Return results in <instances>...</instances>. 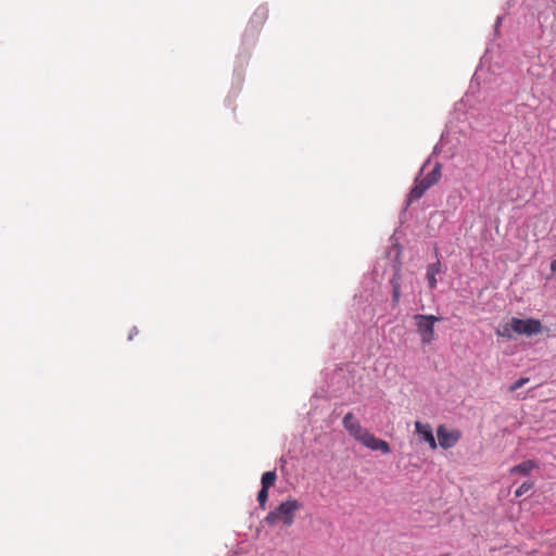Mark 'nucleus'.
Instances as JSON below:
<instances>
[{"instance_id": "nucleus-13", "label": "nucleus", "mask_w": 556, "mask_h": 556, "mask_svg": "<svg viewBox=\"0 0 556 556\" xmlns=\"http://www.w3.org/2000/svg\"><path fill=\"white\" fill-rule=\"evenodd\" d=\"M266 17H267V10H266V9H264V8H258V9L254 12V14H253V16H252V18H251V23H252V24H256V25H261V24H263V23H264V21L266 20Z\"/></svg>"}, {"instance_id": "nucleus-8", "label": "nucleus", "mask_w": 556, "mask_h": 556, "mask_svg": "<svg viewBox=\"0 0 556 556\" xmlns=\"http://www.w3.org/2000/svg\"><path fill=\"white\" fill-rule=\"evenodd\" d=\"M538 468V464L534 460H525L521 464L513 466L509 471L513 475L529 476L533 469Z\"/></svg>"}, {"instance_id": "nucleus-18", "label": "nucleus", "mask_w": 556, "mask_h": 556, "mask_svg": "<svg viewBox=\"0 0 556 556\" xmlns=\"http://www.w3.org/2000/svg\"><path fill=\"white\" fill-rule=\"evenodd\" d=\"M551 270H552V273H556V260H554V261L551 263Z\"/></svg>"}, {"instance_id": "nucleus-9", "label": "nucleus", "mask_w": 556, "mask_h": 556, "mask_svg": "<svg viewBox=\"0 0 556 556\" xmlns=\"http://www.w3.org/2000/svg\"><path fill=\"white\" fill-rule=\"evenodd\" d=\"M401 274L399 270L395 271L392 279L390 280L392 287V306L396 307L401 300Z\"/></svg>"}, {"instance_id": "nucleus-7", "label": "nucleus", "mask_w": 556, "mask_h": 556, "mask_svg": "<svg viewBox=\"0 0 556 556\" xmlns=\"http://www.w3.org/2000/svg\"><path fill=\"white\" fill-rule=\"evenodd\" d=\"M415 431L418 435H420L422 441L429 444L431 450H435L438 447L432 427L429 424H424L419 420L415 421Z\"/></svg>"}, {"instance_id": "nucleus-5", "label": "nucleus", "mask_w": 556, "mask_h": 556, "mask_svg": "<svg viewBox=\"0 0 556 556\" xmlns=\"http://www.w3.org/2000/svg\"><path fill=\"white\" fill-rule=\"evenodd\" d=\"M514 325L513 330L516 331V334H525V336H533L542 330V324L539 319L534 318H526L520 319L517 317H513Z\"/></svg>"}, {"instance_id": "nucleus-14", "label": "nucleus", "mask_w": 556, "mask_h": 556, "mask_svg": "<svg viewBox=\"0 0 556 556\" xmlns=\"http://www.w3.org/2000/svg\"><path fill=\"white\" fill-rule=\"evenodd\" d=\"M534 483L532 481H525L516 491L515 496L520 497L530 491L533 488Z\"/></svg>"}, {"instance_id": "nucleus-2", "label": "nucleus", "mask_w": 556, "mask_h": 556, "mask_svg": "<svg viewBox=\"0 0 556 556\" xmlns=\"http://www.w3.org/2000/svg\"><path fill=\"white\" fill-rule=\"evenodd\" d=\"M301 509V504L294 498H289L282 502L276 509L269 511L265 517V522L268 526H276L282 523L285 527H290L294 522L295 513Z\"/></svg>"}, {"instance_id": "nucleus-12", "label": "nucleus", "mask_w": 556, "mask_h": 556, "mask_svg": "<svg viewBox=\"0 0 556 556\" xmlns=\"http://www.w3.org/2000/svg\"><path fill=\"white\" fill-rule=\"evenodd\" d=\"M276 479H277L276 471H274V470L273 471H266L262 476V488L263 489H269L270 486H273L275 484Z\"/></svg>"}, {"instance_id": "nucleus-4", "label": "nucleus", "mask_w": 556, "mask_h": 556, "mask_svg": "<svg viewBox=\"0 0 556 556\" xmlns=\"http://www.w3.org/2000/svg\"><path fill=\"white\" fill-rule=\"evenodd\" d=\"M416 321L417 332L420 336L424 344H429L434 340V324L439 321V318L434 315H421L417 314L414 316Z\"/></svg>"}, {"instance_id": "nucleus-11", "label": "nucleus", "mask_w": 556, "mask_h": 556, "mask_svg": "<svg viewBox=\"0 0 556 556\" xmlns=\"http://www.w3.org/2000/svg\"><path fill=\"white\" fill-rule=\"evenodd\" d=\"M441 273V262L438 260L435 263L428 265L427 267V279L430 289H434L437 287V278L435 276Z\"/></svg>"}, {"instance_id": "nucleus-1", "label": "nucleus", "mask_w": 556, "mask_h": 556, "mask_svg": "<svg viewBox=\"0 0 556 556\" xmlns=\"http://www.w3.org/2000/svg\"><path fill=\"white\" fill-rule=\"evenodd\" d=\"M344 429L356 441L371 451H380L382 454L391 452L387 441L375 437L369 430L364 428L353 413H348L342 420Z\"/></svg>"}, {"instance_id": "nucleus-6", "label": "nucleus", "mask_w": 556, "mask_h": 556, "mask_svg": "<svg viewBox=\"0 0 556 556\" xmlns=\"http://www.w3.org/2000/svg\"><path fill=\"white\" fill-rule=\"evenodd\" d=\"M438 444L444 448H451L457 444L462 438V432L457 429H448L444 425L437 428Z\"/></svg>"}, {"instance_id": "nucleus-15", "label": "nucleus", "mask_w": 556, "mask_h": 556, "mask_svg": "<svg viewBox=\"0 0 556 556\" xmlns=\"http://www.w3.org/2000/svg\"><path fill=\"white\" fill-rule=\"evenodd\" d=\"M268 500V489H261L257 494V501L260 503L261 508H265L266 502Z\"/></svg>"}, {"instance_id": "nucleus-10", "label": "nucleus", "mask_w": 556, "mask_h": 556, "mask_svg": "<svg viewBox=\"0 0 556 556\" xmlns=\"http://www.w3.org/2000/svg\"><path fill=\"white\" fill-rule=\"evenodd\" d=\"M514 319L513 317L498 325V327L495 330V333L497 337L506 338V339H513L514 334H516V331L513 330Z\"/></svg>"}, {"instance_id": "nucleus-17", "label": "nucleus", "mask_w": 556, "mask_h": 556, "mask_svg": "<svg viewBox=\"0 0 556 556\" xmlns=\"http://www.w3.org/2000/svg\"><path fill=\"white\" fill-rule=\"evenodd\" d=\"M139 333L138 329L136 327H134L131 330H130V333H129V337L128 339L129 340H132L134 336H137Z\"/></svg>"}, {"instance_id": "nucleus-16", "label": "nucleus", "mask_w": 556, "mask_h": 556, "mask_svg": "<svg viewBox=\"0 0 556 556\" xmlns=\"http://www.w3.org/2000/svg\"><path fill=\"white\" fill-rule=\"evenodd\" d=\"M529 381V378H520L517 381H515L511 386H509L508 391L515 392L519 388L523 387Z\"/></svg>"}, {"instance_id": "nucleus-3", "label": "nucleus", "mask_w": 556, "mask_h": 556, "mask_svg": "<svg viewBox=\"0 0 556 556\" xmlns=\"http://www.w3.org/2000/svg\"><path fill=\"white\" fill-rule=\"evenodd\" d=\"M441 169L442 165L437 163L430 173L426 174L424 177H417L415 179L414 187L407 195V204L420 199L431 186L441 179Z\"/></svg>"}]
</instances>
